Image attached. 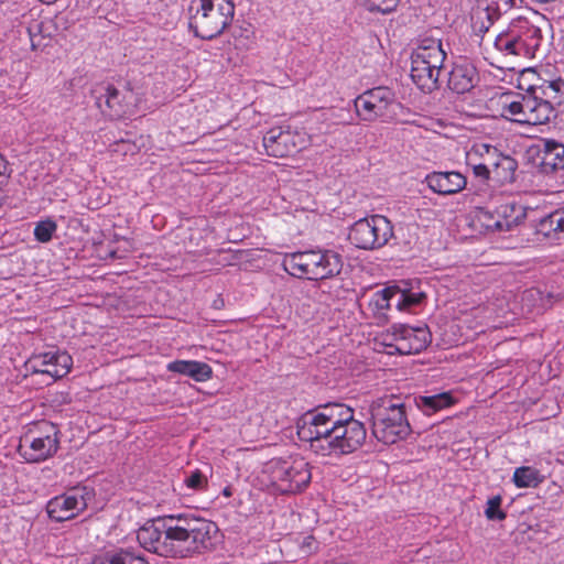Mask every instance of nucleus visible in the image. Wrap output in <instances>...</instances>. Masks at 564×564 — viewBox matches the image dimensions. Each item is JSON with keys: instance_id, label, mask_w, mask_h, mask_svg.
<instances>
[{"instance_id": "obj_27", "label": "nucleus", "mask_w": 564, "mask_h": 564, "mask_svg": "<svg viewBox=\"0 0 564 564\" xmlns=\"http://www.w3.org/2000/svg\"><path fill=\"white\" fill-rule=\"evenodd\" d=\"M415 405L424 415H433L440 410L451 406L454 399L448 392H442L433 395H420L414 398Z\"/></svg>"}, {"instance_id": "obj_28", "label": "nucleus", "mask_w": 564, "mask_h": 564, "mask_svg": "<svg viewBox=\"0 0 564 564\" xmlns=\"http://www.w3.org/2000/svg\"><path fill=\"white\" fill-rule=\"evenodd\" d=\"M499 18V11L491 6H478L473 12V28L478 33L487 32L494 22Z\"/></svg>"}, {"instance_id": "obj_11", "label": "nucleus", "mask_w": 564, "mask_h": 564, "mask_svg": "<svg viewBox=\"0 0 564 564\" xmlns=\"http://www.w3.org/2000/svg\"><path fill=\"white\" fill-rule=\"evenodd\" d=\"M424 299L425 294L421 291L389 286L371 295L368 308L378 321H384L387 319V312L392 307L399 312H410L419 306Z\"/></svg>"}, {"instance_id": "obj_40", "label": "nucleus", "mask_w": 564, "mask_h": 564, "mask_svg": "<svg viewBox=\"0 0 564 564\" xmlns=\"http://www.w3.org/2000/svg\"><path fill=\"white\" fill-rule=\"evenodd\" d=\"M8 170L7 161L0 154V176H4Z\"/></svg>"}, {"instance_id": "obj_37", "label": "nucleus", "mask_w": 564, "mask_h": 564, "mask_svg": "<svg viewBox=\"0 0 564 564\" xmlns=\"http://www.w3.org/2000/svg\"><path fill=\"white\" fill-rule=\"evenodd\" d=\"M501 497L495 496L487 501L485 514L489 520H503L506 513L500 510Z\"/></svg>"}, {"instance_id": "obj_6", "label": "nucleus", "mask_w": 564, "mask_h": 564, "mask_svg": "<svg viewBox=\"0 0 564 564\" xmlns=\"http://www.w3.org/2000/svg\"><path fill=\"white\" fill-rule=\"evenodd\" d=\"M542 40L539 26L524 17H518L505 32L497 35L495 47L505 55L533 58Z\"/></svg>"}, {"instance_id": "obj_21", "label": "nucleus", "mask_w": 564, "mask_h": 564, "mask_svg": "<svg viewBox=\"0 0 564 564\" xmlns=\"http://www.w3.org/2000/svg\"><path fill=\"white\" fill-rule=\"evenodd\" d=\"M263 147L265 148L267 154L274 158L290 155L295 150L292 133L281 128H272L264 134Z\"/></svg>"}, {"instance_id": "obj_16", "label": "nucleus", "mask_w": 564, "mask_h": 564, "mask_svg": "<svg viewBox=\"0 0 564 564\" xmlns=\"http://www.w3.org/2000/svg\"><path fill=\"white\" fill-rule=\"evenodd\" d=\"M446 52L441 39L433 34H423L417 39L416 47L413 50L411 59L423 62L432 67H443Z\"/></svg>"}, {"instance_id": "obj_15", "label": "nucleus", "mask_w": 564, "mask_h": 564, "mask_svg": "<svg viewBox=\"0 0 564 564\" xmlns=\"http://www.w3.org/2000/svg\"><path fill=\"white\" fill-rule=\"evenodd\" d=\"M484 154H487V161L491 164L495 180L500 183L513 182L517 170V162L513 158L503 155L495 147L485 143L474 145L468 152V158L473 160L474 156Z\"/></svg>"}, {"instance_id": "obj_35", "label": "nucleus", "mask_w": 564, "mask_h": 564, "mask_svg": "<svg viewBox=\"0 0 564 564\" xmlns=\"http://www.w3.org/2000/svg\"><path fill=\"white\" fill-rule=\"evenodd\" d=\"M399 0H365L366 8L371 12L390 13L398 7Z\"/></svg>"}, {"instance_id": "obj_7", "label": "nucleus", "mask_w": 564, "mask_h": 564, "mask_svg": "<svg viewBox=\"0 0 564 564\" xmlns=\"http://www.w3.org/2000/svg\"><path fill=\"white\" fill-rule=\"evenodd\" d=\"M272 486L281 494H296L311 481L308 463L303 457L273 460L269 465Z\"/></svg>"}, {"instance_id": "obj_9", "label": "nucleus", "mask_w": 564, "mask_h": 564, "mask_svg": "<svg viewBox=\"0 0 564 564\" xmlns=\"http://www.w3.org/2000/svg\"><path fill=\"white\" fill-rule=\"evenodd\" d=\"M393 237L391 221L382 215L357 220L349 230L348 239L356 248L375 250L386 246Z\"/></svg>"}, {"instance_id": "obj_13", "label": "nucleus", "mask_w": 564, "mask_h": 564, "mask_svg": "<svg viewBox=\"0 0 564 564\" xmlns=\"http://www.w3.org/2000/svg\"><path fill=\"white\" fill-rule=\"evenodd\" d=\"M90 499L91 491L87 487H77L52 498L46 505V511L56 522L67 521L83 512Z\"/></svg>"}, {"instance_id": "obj_2", "label": "nucleus", "mask_w": 564, "mask_h": 564, "mask_svg": "<svg viewBox=\"0 0 564 564\" xmlns=\"http://www.w3.org/2000/svg\"><path fill=\"white\" fill-rule=\"evenodd\" d=\"M296 429L299 438L323 456L350 454L361 447L367 436L364 423L343 403H328L305 412L299 417Z\"/></svg>"}, {"instance_id": "obj_8", "label": "nucleus", "mask_w": 564, "mask_h": 564, "mask_svg": "<svg viewBox=\"0 0 564 564\" xmlns=\"http://www.w3.org/2000/svg\"><path fill=\"white\" fill-rule=\"evenodd\" d=\"M502 116L520 124L540 126L555 117V108L533 91L503 102Z\"/></svg>"}, {"instance_id": "obj_20", "label": "nucleus", "mask_w": 564, "mask_h": 564, "mask_svg": "<svg viewBox=\"0 0 564 564\" xmlns=\"http://www.w3.org/2000/svg\"><path fill=\"white\" fill-rule=\"evenodd\" d=\"M477 82V69L467 59L456 62L448 74V88L457 94L469 91Z\"/></svg>"}, {"instance_id": "obj_32", "label": "nucleus", "mask_w": 564, "mask_h": 564, "mask_svg": "<svg viewBox=\"0 0 564 564\" xmlns=\"http://www.w3.org/2000/svg\"><path fill=\"white\" fill-rule=\"evenodd\" d=\"M399 328H401V324H394L379 337L378 344L384 347V352L388 355L399 354Z\"/></svg>"}, {"instance_id": "obj_4", "label": "nucleus", "mask_w": 564, "mask_h": 564, "mask_svg": "<svg viewBox=\"0 0 564 564\" xmlns=\"http://www.w3.org/2000/svg\"><path fill=\"white\" fill-rule=\"evenodd\" d=\"M283 269L299 279L324 280L339 274L343 268L340 254L333 250H306L286 253Z\"/></svg>"}, {"instance_id": "obj_14", "label": "nucleus", "mask_w": 564, "mask_h": 564, "mask_svg": "<svg viewBox=\"0 0 564 564\" xmlns=\"http://www.w3.org/2000/svg\"><path fill=\"white\" fill-rule=\"evenodd\" d=\"M73 365V358L66 351L48 350L32 356L28 362V369L35 373L48 375L53 379L66 376Z\"/></svg>"}, {"instance_id": "obj_31", "label": "nucleus", "mask_w": 564, "mask_h": 564, "mask_svg": "<svg viewBox=\"0 0 564 564\" xmlns=\"http://www.w3.org/2000/svg\"><path fill=\"white\" fill-rule=\"evenodd\" d=\"M539 232L545 237H551L553 234L556 238L564 235V207L543 218L539 225Z\"/></svg>"}, {"instance_id": "obj_24", "label": "nucleus", "mask_w": 564, "mask_h": 564, "mask_svg": "<svg viewBox=\"0 0 564 564\" xmlns=\"http://www.w3.org/2000/svg\"><path fill=\"white\" fill-rule=\"evenodd\" d=\"M167 370L180 375L187 376L197 382H204L212 378V367L197 360H175L167 365Z\"/></svg>"}, {"instance_id": "obj_39", "label": "nucleus", "mask_w": 564, "mask_h": 564, "mask_svg": "<svg viewBox=\"0 0 564 564\" xmlns=\"http://www.w3.org/2000/svg\"><path fill=\"white\" fill-rule=\"evenodd\" d=\"M333 119L338 124H350L354 121V116L349 110L344 108L334 109L332 111Z\"/></svg>"}, {"instance_id": "obj_5", "label": "nucleus", "mask_w": 564, "mask_h": 564, "mask_svg": "<svg viewBox=\"0 0 564 564\" xmlns=\"http://www.w3.org/2000/svg\"><path fill=\"white\" fill-rule=\"evenodd\" d=\"M189 29L197 37L212 40L227 29L235 17L232 0H193Z\"/></svg>"}, {"instance_id": "obj_33", "label": "nucleus", "mask_w": 564, "mask_h": 564, "mask_svg": "<svg viewBox=\"0 0 564 564\" xmlns=\"http://www.w3.org/2000/svg\"><path fill=\"white\" fill-rule=\"evenodd\" d=\"M467 163L469 166H471L473 172L477 177L488 180L490 174H492L491 164L489 161H487V154L476 155L473 158V160H469L467 156Z\"/></svg>"}, {"instance_id": "obj_38", "label": "nucleus", "mask_w": 564, "mask_h": 564, "mask_svg": "<svg viewBox=\"0 0 564 564\" xmlns=\"http://www.w3.org/2000/svg\"><path fill=\"white\" fill-rule=\"evenodd\" d=\"M495 215L496 209L489 210L481 208L478 210L477 218L487 230L498 231V226L496 225L497 218L495 217Z\"/></svg>"}, {"instance_id": "obj_36", "label": "nucleus", "mask_w": 564, "mask_h": 564, "mask_svg": "<svg viewBox=\"0 0 564 564\" xmlns=\"http://www.w3.org/2000/svg\"><path fill=\"white\" fill-rule=\"evenodd\" d=\"M184 485L191 490H203L207 487V478L196 469L185 477Z\"/></svg>"}, {"instance_id": "obj_10", "label": "nucleus", "mask_w": 564, "mask_h": 564, "mask_svg": "<svg viewBox=\"0 0 564 564\" xmlns=\"http://www.w3.org/2000/svg\"><path fill=\"white\" fill-rule=\"evenodd\" d=\"M56 425L42 421L21 440L20 452L26 462L39 463L52 457L58 449Z\"/></svg>"}, {"instance_id": "obj_1", "label": "nucleus", "mask_w": 564, "mask_h": 564, "mask_svg": "<svg viewBox=\"0 0 564 564\" xmlns=\"http://www.w3.org/2000/svg\"><path fill=\"white\" fill-rule=\"evenodd\" d=\"M219 529L192 513L171 514L147 521L137 533L140 546L165 557H186L215 547Z\"/></svg>"}, {"instance_id": "obj_19", "label": "nucleus", "mask_w": 564, "mask_h": 564, "mask_svg": "<svg viewBox=\"0 0 564 564\" xmlns=\"http://www.w3.org/2000/svg\"><path fill=\"white\" fill-rule=\"evenodd\" d=\"M399 333V354L412 355L424 350L431 341V334L426 327H411L401 324Z\"/></svg>"}, {"instance_id": "obj_3", "label": "nucleus", "mask_w": 564, "mask_h": 564, "mask_svg": "<svg viewBox=\"0 0 564 564\" xmlns=\"http://www.w3.org/2000/svg\"><path fill=\"white\" fill-rule=\"evenodd\" d=\"M372 433L384 444H394L405 438L411 431L405 414V404L395 395H384L375 400L370 406Z\"/></svg>"}, {"instance_id": "obj_42", "label": "nucleus", "mask_w": 564, "mask_h": 564, "mask_svg": "<svg viewBox=\"0 0 564 564\" xmlns=\"http://www.w3.org/2000/svg\"><path fill=\"white\" fill-rule=\"evenodd\" d=\"M534 293H536V292H535V291H533V290H530V291H528V292H527V294H528L529 296H533V295H534Z\"/></svg>"}, {"instance_id": "obj_25", "label": "nucleus", "mask_w": 564, "mask_h": 564, "mask_svg": "<svg viewBox=\"0 0 564 564\" xmlns=\"http://www.w3.org/2000/svg\"><path fill=\"white\" fill-rule=\"evenodd\" d=\"M540 164L544 173H553L564 169V144L552 139H545L541 150Z\"/></svg>"}, {"instance_id": "obj_29", "label": "nucleus", "mask_w": 564, "mask_h": 564, "mask_svg": "<svg viewBox=\"0 0 564 564\" xmlns=\"http://www.w3.org/2000/svg\"><path fill=\"white\" fill-rule=\"evenodd\" d=\"M544 477L532 466H521L516 468L512 481L517 488H534L538 487Z\"/></svg>"}, {"instance_id": "obj_26", "label": "nucleus", "mask_w": 564, "mask_h": 564, "mask_svg": "<svg viewBox=\"0 0 564 564\" xmlns=\"http://www.w3.org/2000/svg\"><path fill=\"white\" fill-rule=\"evenodd\" d=\"M498 231H510L525 217L523 209L513 204H502L496 208Z\"/></svg>"}, {"instance_id": "obj_12", "label": "nucleus", "mask_w": 564, "mask_h": 564, "mask_svg": "<svg viewBox=\"0 0 564 564\" xmlns=\"http://www.w3.org/2000/svg\"><path fill=\"white\" fill-rule=\"evenodd\" d=\"M395 95L388 87H375L354 100L356 115L362 121L388 120L394 116Z\"/></svg>"}, {"instance_id": "obj_23", "label": "nucleus", "mask_w": 564, "mask_h": 564, "mask_svg": "<svg viewBox=\"0 0 564 564\" xmlns=\"http://www.w3.org/2000/svg\"><path fill=\"white\" fill-rule=\"evenodd\" d=\"M93 564H148V561L140 549L130 546L96 556Z\"/></svg>"}, {"instance_id": "obj_22", "label": "nucleus", "mask_w": 564, "mask_h": 564, "mask_svg": "<svg viewBox=\"0 0 564 564\" xmlns=\"http://www.w3.org/2000/svg\"><path fill=\"white\" fill-rule=\"evenodd\" d=\"M441 70L440 67H432L430 64L411 59V78L423 91H432L437 87Z\"/></svg>"}, {"instance_id": "obj_34", "label": "nucleus", "mask_w": 564, "mask_h": 564, "mask_svg": "<svg viewBox=\"0 0 564 564\" xmlns=\"http://www.w3.org/2000/svg\"><path fill=\"white\" fill-rule=\"evenodd\" d=\"M57 229V225L52 219L41 220L35 225L34 237L40 242H48Z\"/></svg>"}, {"instance_id": "obj_41", "label": "nucleus", "mask_w": 564, "mask_h": 564, "mask_svg": "<svg viewBox=\"0 0 564 564\" xmlns=\"http://www.w3.org/2000/svg\"><path fill=\"white\" fill-rule=\"evenodd\" d=\"M40 1L43 3L51 4V3H54L56 0H40Z\"/></svg>"}, {"instance_id": "obj_18", "label": "nucleus", "mask_w": 564, "mask_h": 564, "mask_svg": "<svg viewBox=\"0 0 564 564\" xmlns=\"http://www.w3.org/2000/svg\"><path fill=\"white\" fill-rule=\"evenodd\" d=\"M430 189L440 195H453L463 191L467 184L465 175L459 172H432L425 176Z\"/></svg>"}, {"instance_id": "obj_30", "label": "nucleus", "mask_w": 564, "mask_h": 564, "mask_svg": "<svg viewBox=\"0 0 564 564\" xmlns=\"http://www.w3.org/2000/svg\"><path fill=\"white\" fill-rule=\"evenodd\" d=\"M540 97L549 101L551 106L561 105L564 100V80L558 78L555 80L544 82L536 89H534Z\"/></svg>"}, {"instance_id": "obj_17", "label": "nucleus", "mask_w": 564, "mask_h": 564, "mask_svg": "<svg viewBox=\"0 0 564 564\" xmlns=\"http://www.w3.org/2000/svg\"><path fill=\"white\" fill-rule=\"evenodd\" d=\"M96 107L106 116L120 117L123 112L121 96L117 88L109 83L96 84L91 89Z\"/></svg>"}]
</instances>
